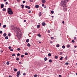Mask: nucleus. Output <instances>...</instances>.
<instances>
[{"label":"nucleus","instance_id":"obj_1","mask_svg":"<svg viewBox=\"0 0 77 77\" xmlns=\"http://www.w3.org/2000/svg\"><path fill=\"white\" fill-rule=\"evenodd\" d=\"M61 6L62 7L63 6V10L65 12L67 11V9H66V7L67 6L65 4V0H61Z\"/></svg>","mask_w":77,"mask_h":77},{"label":"nucleus","instance_id":"obj_2","mask_svg":"<svg viewBox=\"0 0 77 77\" xmlns=\"http://www.w3.org/2000/svg\"><path fill=\"white\" fill-rule=\"evenodd\" d=\"M15 31L17 33V37L20 36V35L21 34V31H20V29H15Z\"/></svg>","mask_w":77,"mask_h":77},{"label":"nucleus","instance_id":"obj_3","mask_svg":"<svg viewBox=\"0 0 77 77\" xmlns=\"http://www.w3.org/2000/svg\"><path fill=\"white\" fill-rule=\"evenodd\" d=\"M8 11L9 15H12V14H13V11H12V9L10 8H8Z\"/></svg>","mask_w":77,"mask_h":77},{"label":"nucleus","instance_id":"obj_4","mask_svg":"<svg viewBox=\"0 0 77 77\" xmlns=\"http://www.w3.org/2000/svg\"><path fill=\"white\" fill-rule=\"evenodd\" d=\"M42 26H45V25H46L45 23V22L42 23Z\"/></svg>","mask_w":77,"mask_h":77},{"label":"nucleus","instance_id":"obj_5","mask_svg":"<svg viewBox=\"0 0 77 77\" xmlns=\"http://www.w3.org/2000/svg\"><path fill=\"white\" fill-rule=\"evenodd\" d=\"M3 7H4V4H2L1 5V8H3Z\"/></svg>","mask_w":77,"mask_h":77},{"label":"nucleus","instance_id":"obj_6","mask_svg":"<svg viewBox=\"0 0 77 77\" xmlns=\"http://www.w3.org/2000/svg\"><path fill=\"white\" fill-rule=\"evenodd\" d=\"M46 2L45 0H42V3L44 4Z\"/></svg>","mask_w":77,"mask_h":77},{"label":"nucleus","instance_id":"obj_7","mask_svg":"<svg viewBox=\"0 0 77 77\" xmlns=\"http://www.w3.org/2000/svg\"><path fill=\"white\" fill-rule=\"evenodd\" d=\"M35 7L36 8H39V5H35Z\"/></svg>","mask_w":77,"mask_h":77},{"label":"nucleus","instance_id":"obj_8","mask_svg":"<svg viewBox=\"0 0 77 77\" xmlns=\"http://www.w3.org/2000/svg\"><path fill=\"white\" fill-rule=\"evenodd\" d=\"M17 74H19L20 75V74H21V72H20V71H18V72H17Z\"/></svg>","mask_w":77,"mask_h":77},{"label":"nucleus","instance_id":"obj_9","mask_svg":"<svg viewBox=\"0 0 77 77\" xmlns=\"http://www.w3.org/2000/svg\"><path fill=\"white\" fill-rule=\"evenodd\" d=\"M37 36H38V37H39L40 38L41 37V35H40V34L39 33L37 34Z\"/></svg>","mask_w":77,"mask_h":77},{"label":"nucleus","instance_id":"obj_10","mask_svg":"<svg viewBox=\"0 0 77 77\" xmlns=\"http://www.w3.org/2000/svg\"><path fill=\"white\" fill-rule=\"evenodd\" d=\"M42 13L41 12H39V17H41V15H42Z\"/></svg>","mask_w":77,"mask_h":77},{"label":"nucleus","instance_id":"obj_11","mask_svg":"<svg viewBox=\"0 0 77 77\" xmlns=\"http://www.w3.org/2000/svg\"><path fill=\"white\" fill-rule=\"evenodd\" d=\"M3 36H4V37L6 36V33H4L3 34Z\"/></svg>","mask_w":77,"mask_h":77},{"label":"nucleus","instance_id":"obj_12","mask_svg":"<svg viewBox=\"0 0 77 77\" xmlns=\"http://www.w3.org/2000/svg\"><path fill=\"white\" fill-rule=\"evenodd\" d=\"M26 42H29V39H27L26 41Z\"/></svg>","mask_w":77,"mask_h":77},{"label":"nucleus","instance_id":"obj_13","mask_svg":"<svg viewBox=\"0 0 77 77\" xmlns=\"http://www.w3.org/2000/svg\"><path fill=\"white\" fill-rule=\"evenodd\" d=\"M3 28H6V25H4L3 26Z\"/></svg>","mask_w":77,"mask_h":77},{"label":"nucleus","instance_id":"obj_14","mask_svg":"<svg viewBox=\"0 0 77 77\" xmlns=\"http://www.w3.org/2000/svg\"><path fill=\"white\" fill-rule=\"evenodd\" d=\"M44 59H45V61H47V58L45 57V58Z\"/></svg>","mask_w":77,"mask_h":77},{"label":"nucleus","instance_id":"obj_15","mask_svg":"<svg viewBox=\"0 0 77 77\" xmlns=\"http://www.w3.org/2000/svg\"><path fill=\"white\" fill-rule=\"evenodd\" d=\"M37 28H39V27H40V25H38L37 26Z\"/></svg>","mask_w":77,"mask_h":77},{"label":"nucleus","instance_id":"obj_16","mask_svg":"<svg viewBox=\"0 0 77 77\" xmlns=\"http://www.w3.org/2000/svg\"><path fill=\"white\" fill-rule=\"evenodd\" d=\"M27 46H28V47H30V44L29 43H28Z\"/></svg>","mask_w":77,"mask_h":77},{"label":"nucleus","instance_id":"obj_17","mask_svg":"<svg viewBox=\"0 0 77 77\" xmlns=\"http://www.w3.org/2000/svg\"><path fill=\"white\" fill-rule=\"evenodd\" d=\"M63 57H62L60 59V60H63Z\"/></svg>","mask_w":77,"mask_h":77},{"label":"nucleus","instance_id":"obj_18","mask_svg":"<svg viewBox=\"0 0 77 77\" xmlns=\"http://www.w3.org/2000/svg\"><path fill=\"white\" fill-rule=\"evenodd\" d=\"M16 60H17V61H18V60H19V58L17 57L16 59Z\"/></svg>","mask_w":77,"mask_h":77},{"label":"nucleus","instance_id":"obj_19","mask_svg":"<svg viewBox=\"0 0 77 77\" xmlns=\"http://www.w3.org/2000/svg\"><path fill=\"white\" fill-rule=\"evenodd\" d=\"M3 11H6V8H4L2 9Z\"/></svg>","mask_w":77,"mask_h":77},{"label":"nucleus","instance_id":"obj_20","mask_svg":"<svg viewBox=\"0 0 77 77\" xmlns=\"http://www.w3.org/2000/svg\"><path fill=\"white\" fill-rule=\"evenodd\" d=\"M17 69H14V71L15 72L17 71Z\"/></svg>","mask_w":77,"mask_h":77},{"label":"nucleus","instance_id":"obj_21","mask_svg":"<svg viewBox=\"0 0 77 77\" xmlns=\"http://www.w3.org/2000/svg\"><path fill=\"white\" fill-rule=\"evenodd\" d=\"M49 62L50 63H51V62H52V60H49Z\"/></svg>","mask_w":77,"mask_h":77},{"label":"nucleus","instance_id":"obj_22","mask_svg":"<svg viewBox=\"0 0 77 77\" xmlns=\"http://www.w3.org/2000/svg\"><path fill=\"white\" fill-rule=\"evenodd\" d=\"M48 56H51V53H49L48 54Z\"/></svg>","mask_w":77,"mask_h":77},{"label":"nucleus","instance_id":"obj_23","mask_svg":"<svg viewBox=\"0 0 77 77\" xmlns=\"http://www.w3.org/2000/svg\"><path fill=\"white\" fill-rule=\"evenodd\" d=\"M6 63H7V64L8 65H9V61H8Z\"/></svg>","mask_w":77,"mask_h":77},{"label":"nucleus","instance_id":"obj_24","mask_svg":"<svg viewBox=\"0 0 77 77\" xmlns=\"http://www.w3.org/2000/svg\"><path fill=\"white\" fill-rule=\"evenodd\" d=\"M21 57L23 58L24 57V55H22L21 56Z\"/></svg>","mask_w":77,"mask_h":77},{"label":"nucleus","instance_id":"obj_25","mask_svg":"<svg viewBox=\"0 0 77 77\" xmlns=\"http://www.w3.org/2000/svg\"><path fill=\"white\" fill-rule=\"evenodd\" d=\"M21 6H22V8H24V6L23 5H21Z\"/></svg>","mask_w":77,"mask_h":77},{"label":"nucleus","instance_id":"obj_26","mask_svg":"<svg viewBox=\"0 0 77 77\" xmlns=\"http://www.w3.org/2000/svg\"><path fill=\"white\" fill-rule=\"evenodd\" d=\"M51 14H54V11H51Z\"/></svg>","mask_w":77,"mask_h":77},{"label":"nucleus","instance_id":"obj_27","mask_svg":"<svg viewBox=\"0 0 77 77\" xmlns=\"http://www.w3.org/2000/svg\"><path fill=\"white\" fill-rule=\"evenodd\" d=\"M5 39H8V36H7L5 37Z\"/></svg>","mask_w":77,"mask_h":77},{"label":"nucleus","instance_id":"obj_28","mask_svg":"<svg viewBox=\"0 0 77 77\" xmlns=\"http://www.w3.org/2000/svg\"><path fill=\"white\" fill-rule=\"evenodd\" d=\"M72 42H73V43H74L75 42V41H74V40H72Z\"/></svg>","mask_w":77,"mask_h":77},{"label":"nucleus","instance_id":"obj_29","mask_svg":"<svg viewBox=\"0 0 77 77\" xmlns=\"http://www.w3.org/2000/svg\"><path fill=\"white\" fill-rule=\"evenodd\" d=\"M63 48H65V46L64 45H63L62 47Z\"/></svg>","mask_w":77,"mask_h":77},{"label":"nucleus","instance_id":"obj_30","mask_svg":"<svg viewBox=\"0 0 77 77\" xmlns=\"http://www.w3.org/2000/svg\"><path fill=\"white\" fill-rule=\"evenodd\" d=\"M17 77H20V75H19L18 74H17Z\"/></svg>","mask_w":77,"mask_h":77},{"label":"nucleus","instance_id":"obj_31","mask_svg":"<svg viewBox=\"0 0 77 77\" xmlns=\"http://www.w3.org/2000/svg\"><path fill=\"white\" fill-rule=\"evenodd\" d=\"M11 56H15V54H13L11 55Z\"/></svg>","mask_w":77,"mask_h":77},{"label":"nucleus","instance_id":"obj_32","mask_svg":"<svg viewBox=\"0 0 77 77\" xmlns=\"http://www.w3.org/2000/svg\"><path fill=\"white\" fill-rule=\"evenodd\" d=\"M29 2H30L31 3L32 2H33V0H30Z\"/></svg>","mask_w":77,"mask_h":77},{"label":"nucleus","instance_id":"obj_33","mask_svg":"<svg viewBox=\"0 0 77 77\" xmlns=\"http://www.w3.org/2000/svg\"><path fill=\"white\" fill-rule=\"evenodd\" d=\"M25 55H28V53H27V52H26L25 53Z\"/></svg>","mask_w":77,"mask_h":77},{"label":"nucleus","instance_id":"obj_34","mask_svg":"<svg viewBox=\"0 0 77 77\" xmlns=\"http://www.w3.org/2000/svg\"><path fill=\"white\" fill-rule=\"evenodd\" d=\"M17 50L18 51H20L21 50V49H20V48H18L17 49Z\"/></svg>","mask_w":77,"mask_h":77},{"label":"nucleus","instance_id":"obj_35","mask_svg":"<svg viewBox=\"0 0 77 77\" xmlns=\"http://www.w3.org/2000/svg\"><path fill=\"white\" fill-rule=\"evenodd\" d=\"M17 55L18 56H20V53H18Z\"/></svg>","mask_w":77,"mask_h":77},{"label":"nucleus","instance_id":"obj_36","mask_svg":"<svg viewBox=\"0 0 77 77\" xmlns=\"http://www.w3.org/2000/svg\"><path fill=\"white\" fill-rule=\"evenodd\" d=\"M50 44H53V41H50Z\"/></svg>","mask_w":77,"mask_h":77},{"label":"nucleus","instance_id":"obj_37","mask_svg":"<svg viewBox=\"0 0 77 77\" xmlns=\"http://www.w3.org/2000/svg\"><path fill=\"white\" fill-rule=\"evenodd\" d=\"M55 58L56 59H57V58H58V57L57 56H55Z\"/></svg>","mask_w":77,"mask_h":77},{"label":"nucleus","instance_id":"obj_38","mask_svg":"<svg viewBox=\"0 0 77 77\" xmlns=\"http://www.w3.org/2000/svg\"><path fill=\"white\" fill-rule=\"evenodd\" d=\"M69 64V63L67 62L65 63V65H68Z\"/></svg>","mask_w":77,"mask_h":77},{"label":"nucleus","instance_id":"obj_39","mask_svg":"<svg viewBox=\"0 0 77 77\" xmlns=\"http://www.w3.org/2000/svg\"><path fill=\"white\" fill-rule=\"evenodd\" d=\"M65 59H66V60H68V57H67V56L66 57Z\"/></svg>","mask_w":77,"mask_h":77},{"label":"nucleus","instance_id":"obj_40","mask_svg":"<svg viewBox=\"0 0 77 77\" xmlns=\"http://www.w3.org/2000/svg\"><path fill=\"white\" fill-rule=\"evenodd\" d=\"M67 47L68 48H69L70 47V45H67Z\"/></svg>","mask_w":77,"mask_h":77},{"label":"nucleus","instance_id":"obj_41","mask_svg":"<svg viewBox=\"0 0 77 77\" xmlns=\"http://www.w3.org/2000/svg\"><path fill=\"white\" fill-rule=\"evenodd\" d=\"M14 49H10V51H13Z\"/></svg>","mask_w":77,"mask_h":77},{"label":"nucleus","instance_id":"obj_42","mask_svg":"<svg viewBox=\"0 0 77 77\" xmlns=\"http://www.w3.org/2000/svg\"><path fill=\"white\" fill-rule=\"evenodd\" d=\"M57 47H59V45L58 44L57 45Z\"/></svg>","mask_w":77,"mask_h":77},{"label":"nucleus","instance_id":"obj_43","mask_svg":"<svg viewBox=\"0 0 77 77\" xmlns=\"http://www.w3.org/2000/svg\"><path fill=\"white\" fill-rule=\"evenodd\" d=\"M69 0H65L66 3H67V2H68Z\"/></svg>","mask_w":77,"mask_h":77},{"label":"nucleus","instance_id":"obj_44","mask_svg":"<svg viewBox=\"0 0 77 77\" xmlns=\"http://www.w3.org/2000/svg\"><path fill=\"white\" fill-rule=\"evenodd\" d=\"M3 33V32L2 31H0V33L2 34Z\"/></svg>","mask_w":77,"mask_h":77},{"label":"nucleus","instance_id":"obj_45","mask_svg":"<svg viewBox=\"0 0 77 77\" xmlns=\"http://www.w3.org/2000/svg\"><path fill=\"white\" fill-rule=\"evenodd\" d=\"M60 55H62V52H60Z\"/></svg>","mask_w":77,"mask_h":77},{"label":"nucleus","instance_id":"obj_46","mask_svg":"<svg viewBox=\"0 0 77 77\" xmlns=\"http://www.w3.org/2000/svg\"><path fill=\"white\" fill-rule=\"evenodd\" d=\"M28 9H30V7L28 6Z\"/></svg>","mask_w":77,"mask_h":77},{"label":"nucleus","instance_id":"obj_47","mask_svg":"<svg viewBox=\"0 0 77 77\" xmlns=\"http://www.w3.org/2000/svg\"><path fill=\"white\" fill-rule=\"evenodd\" d=\"M23 3H26V1H23Z\"/></svg>","mask_w":77,"mask_h":77},{"label":"nucleus","instance_id":"obj_48","mask_svg":"<svg viewBox=\"0 0 77 77\" xmlns=\"http://www.w3.org/2000/svg\"><path fill=\"white\" fill-rule=\"evenodd\" d=\"M74 40H76V37H75L74 38Z\"/></svg>","mask_w":77,"mask_h":77},{"label":"nucleus","instance_id":"obj_49","mask_svg":"<svg viewBox=\"0 0 77 77\" xmlns=\"http://www.w3.org/2000/svg\"><path fill=\"white\" fill-rule=\"evenodd\" d=\"M51 39H54V37H51Z\"/></svg>","mask_w":77,"mask_h":77},{"label":"nucleus","instance_id":"obj_50","mask_svg":"<svg viewBox=\"0 0 77 77\" xmlns=\"http://www.w3.org/2000/svg\"><path fill=\"white\" fill-rule=\"evenodd\" d=\"M37 77V75L35 74L34 75V77Z\"/></svg>","mask_w":77,"mask_h":77},{"label":"nucleus","instance_id":"obj_51","mask_svg":"<svg viewBox=\"0 0 77 77\" xmlns=\"http://www.w3.org/2000/svg\"><path fill=\"white\" fill-rule=\"evenodd\" d=\"M28 7H29V6H27V5H26V6H25V8H28Z\"/></svg>","mask_w":77,"mask_h":77},{"label":"nucleus","instance_id":"obj_52","mask_svg":"<svg viewBox=\"0 0 77 77\" xmlns=\"http://www.w3.org/2000/svg\"><path fill=\"white\" fill-rule=\"evenodd\" d=\"M28 13H31V11H30V10L29 11Z\"/></svg>","mask_w":77,"mask_h":77},{"label":"nucleus","instance_id":"obj_53","mask_svg":"<svg viewBox=\"0 0 77 77\" xmlns=\"http://www.w3.org/2000/svg\"><path fill=\"white\" fill-rule=\"evenodd\" d=\"M8 48L9 49H11V46H9V47H8Z\"/></svg>","mask_w":77,"mask_h":77},{"label":"nucleus","instance_id":"obj_54","mask_svg":"<svg viewBox=\"0 0 77 77\" xmlns=\"http://www.w3.org/2000/svg\"><path fill=\"white\" fill-rule=\"evenodd\" d=\"M8 36H11V34L10 33H9L8 34Z\"/></svg>","mask_w":77,"mask_h":77},{"label":"nucleus","instance_id":"obj_55","mask_svg":"<svg viewBox=\"0 0 77 77\" xmlns=\"http://www.w3.org/2000/svg\"><path fill=\"white\" fill-rule=\"evenodd\" d=\"M8 2H6L5 3V5H8Z\"/></svg>","mask_w":77,"mask_h":77},{"label":"nucleus","instance_id":"obj_56","mask_svg":"<svg viewBox=\"0 0 77 77\" xmlns=\"http://www.w3.org/2000/svg\"><path fill=\"white\" fill-rule=\"evenodd\" d=\"M59 77H62V75H59Z\"/></svg>","mask_w":77,"mask_h":77},{"label":"nucleus","instance_id":"obj_57","mask_svg":"<svg viewBox=\"0 0 77 77\" xmlns=\"http://www.w3.org/2000/svg\"><path fill=\"white\" fill-rule=\"evenodd\" d=\"M62 23L63 24H65V22L64 21H62Z\"/></svg>","mask_w":77,"mask_h":77},{"label":"nucleus","instance_id":"obj_58","mask_svg":"<svg viewBox=\"0 0 77 77\" xmlns=\"http://www.w3.org/2000/svg\"><path fill=\"white\" fill-rule=\"evenodd\" d=\"M23 75H26V73H23Z\"/></svg>","mask_w":77,"mask_h":77},{"label":"nucleus","instance_id":"obj_59","mask_svg":"<svg viewBox=\"0 0 77 77\" xmlns=\"http://www.w3.org/2000/svg\"><path fill=\"white\" fill-rule=\"evenodd\" d=\"M19 64H21V63H22L21 62H19Z\"/></svg>","mask_w":77,"mask_h":77},{"label":"nucleus","instance_id":"obj_60","mask_svg":"<svg viewBox=\"0 0 77 77\" xmlns=\"http://www.w3.org/2000/svg\"><path fill=\"white\" fill-rule=\"evenodd\" d=\"M24 22L25 23H26V20H24Z\"/></svg>","mask_w":77,"mask_h":77},{"label":"nucleus","instance_id":"obj_61","mask_svg":"<svg viewBox=\"0 0 77 77\" xmlns=\"http://www.w3.org/2000/svg\"><path fill=\"white\" fill-rule=\"evenodd\" d=\"M74 48H77V46H74Z\"/></svg>","mask_w":77,"mask_h":77},{"label":"nucleus","instance_id":"obj_62","mask_svg":"<svg viewBox=\"0 0 77 77\" xmlns=\"http://www.w3.org/2000/svg\"><path fill=\"white\" fill-rule=\"evenodd\" d=\"M42 6H43V7L44 6V4H42Z\"/></svg>","mask_w":77,"mask_h":77},{"label":"nucleus","instance_id":"obj_63","mask_svg":"<svg viewBox=\"0 0 77 77\" xmlns=\"http://www.w3.org/2000/svg\"><path fill=\"white\" fill-rule=\"evenodd\" d=\"M0 52H1V53H3V51L1 50V51H0Z\"/></svg>","mask_w":77,"mask_h":77},{"label":"nucleus","instance_id":"obj_64","mask_svg":"<svg viewBox=\"0 0 77 77\" xmlns=\"http://www.w3.org/2000/svg\"><path fill=\"white\" fill-rule=\"evenodd\" d=\"M9 77H12V76L11 75H10L9 76H8Z\"/></svg>","mask_w":77,"mask_h":77}]
</instances>
